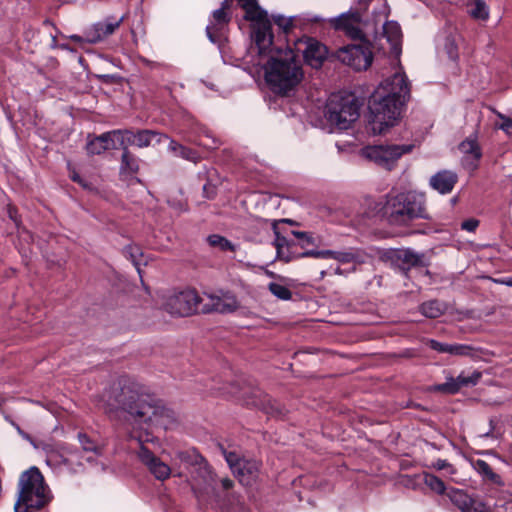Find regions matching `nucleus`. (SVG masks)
<instances>
[{
  "label": "nucleus",
  "mask_w": 512,
  "mask_h": 512,
  "mask_svg": "<svg viewBox=\"0 0 512 512\" xmlns=\"http://www.w3.org/2000/svg\"><path fill=\"white\" fill-rule=\"evenodd\" d=\"M301 255L312 256L313 258L320 259L331 258L338 261L341 264L353 263L356 265L363 264L366 258V254L362 250L357 248H349L343 251L310 249L308 251L303 252Z\"/></svg>",
  "instance_id": "13"
},
{
  "label": "nucleus",
  "mask_w": 512,
  "mask_h": 512,
  "mask_svg": "<svg viewBox=\"0 0 512 512\" xmlns=\"http://www.w3.org/2000/svg\"><path fill=\"white\" fill-rule=\"evenodd\" d=\"M298 45H304L302 53L308 65L313 68L322 66L328 54L327 47L324 44L314 38L306 37L301 39Z\"/></svg>",
  "instance_id": "18"
},
{
  "label": "nucleus",
  "mask_w": 512,
  "mask_h": 512,
  "mask_svg": "<svg viewBox=\"0 0 512 512\" xmlns=\"http://www.w3.org/2000/svg\"><path fill=\"white\" fill-rule=\"evenodd\" d=\"M125 253L129 255V258L131 259L133 265L136 267L139 276L142 277L140 269L141 261L139 259L140 257H142V253L140 249L136 246L130 245L125 248Z\"/></svg>",
  "instance_id": "42"
},
{
  "label": "nucleus",
  "mask_w": 512,
  "mask_h": 512,
  "mask_svg": "<svg viewBox=\"0 0 512 512\" xmlns=\"http://www.w3.org/2000/svg\"><path fill=\"white\" fill-rule=\"evenodd\" d=\"M206 302L202 304L200 310L201 313H232L239 307V303L236 297L232 294L226 293L222 296L214 294H205Z\"/></svg>",
  "instance_id": "15"
},
{
  "label": "nucleus",
  "mask_w": 512,
  "mask_h": 512,
  "mask_svg": "<svg viewBox=\"0 0 512 512\" xmlns=\"http://www.w3.org/2000/svg\"><path fill=\"white\" fill-rule=\"evenodd\" d=\"M176 457L184 464L191 467L197 466L204 457L200 455L195 449H189L185 451H179L176 453Z\"/></svg>",
  "instance_id": "36"
},
{
  "label": "nucleus",
  "mask_w": 512,
  "mask_h": 512,
  "mask_svg": "<svg viewBox=\"0 0 512 512\" xmlns=\"http://www.w3.org/2000/svg\"><path fill=\"white\" fill-rule=\"evenodd\" d=\"M444 49L449 59L455 61L458 58V47L455 40L452 37L445 39Z\"/></svg>",
  "instance_id": "45"
},
{
  "label": "nucleus",
  "mask_w": 512,
  "mask_h": 512,
  "mask_svg": "<svg viewBox=\"0 0 512 512\" xmlns=\"http://www.w3.org/2000/svg\"><path fill=\"white\" fill-rule=\"evenodd\" d=\"M162 138H167L165 135H162L156 131L153 130H138L136 132V141L135 146L139 148H145L152 144L153 140H155L157 143H160Z\"/></svg>",
  "instance_id": "32"
},
{
  "label": "nucleus",
  "mask_w": 512,
  "mask_h": 512,
  "mask_svg": "<svg viewBox=\"0 0 512 512\" xmlns=\"http://www.w3.org/2000/svg\"><path fill=\"white\" fill-rule=\"evenodd\" d=\"M459 150L463 154L462 163L465 167L475 170L482 157L481 147L476 135H471L459 144Z\"/></svg>",
  "instance_id": "23"
},
{
  "label": "nucleus",
  "mask_w": 512,
  "mask_h": 512,
  "mask_svg": "<svg viewBox=\"0 0 512 512\" xmlns=\"http://www.w3.org/2000/svg\"><path fill=\"white\" fill-rule=\"evenodd\" d=\"M207 242L211 247L218 248L221 251H235V245L227 238L218 234L209 235Z\"/></svg>",
  "instance_id": "37"
},
{
  "label": "nucleus",
  "mask_w": 512,
  "mask_h": 512,
  "mask_svg": "<svg viewBox=\"0 0 512 512\" xmlns=\"http://www.w3.org/2000/svg\"><path fill=\"white\" fill-rule=\"evenodd\" d=\"M336 30L343 31L353 40H363L362 20L359 11L348 12L337 17L334 22Z\"/></svg>",
  "instance_id": "17"
},
{
  "label": "nucleus",
  "mask_w": 512,
  "mask_h": 512,
  "mask_svg": "<svg viewBox=\"0 0 512 512\" xmlns=\"http://www.w3.org/2000/svg\"><path fill=\"white\" fill-rule=\"evenodd\" d=\"M482 373L473 371L470 375L459 374L456 378L449 377L445 383L435 386V390L447 394H455L462 387L475 386L481 379Z\"/></svg>",
  "instance_id": "22"
},
{
  "label": "nucleus",
  "mask_w": 512,
  "mask_h": 512,
  "mask_svg": "<svg viewBox=\"0 0 512 512\" xmlns=\"http://www.w3.org/2000/svg\"><path fill=\"white\" fill-rule=\"evenodd\" d=\"M474 469L482 476L485 481L493 484L502 485L501 477L493 471L491 466L484 460H477L474 463Z\"/></svg>",
  "instance_id": "33"
},
{
  "label": "nucleus",
  "mask_w": 512,
  "mask_h": 512,
  "mask_svg": "<svg viewBox=\"0 0 512 512\" xmlns=\"http://www.w3.org/2000/svg\"><path fill=\"white\" fill-rule=\"evenodd\" d=\"M358 5H359V9L357 11H365L367 8H368V5L369 3L371 2V0H356Z\"/></svg>",
  "instance_id": "52"
},
{
  "label": "nucleus",
  "mask_w": 512,
  "mask_h": 512,
  "mask_svg": "<svg viewBox=\"0 0 512 512\" xmlns=\"http://www.w3.org/2000/svg\"><path fill=\"white\" fill-rule=\"evenodd\" d=\"M493 424H494V421H493V419H491V420H490L491 430H493V428H494Z\"/></svg>",
  "instance_id": "60"
},
{
  "label": "nucleus",
  "mask_w": 512,
  "mask_h": 512,
  "mask_svg": "<svg viewBox=\"0 0 512 512\" xmlns=\"http://www.w3.org/2000/svg\"><path fill=\"white\" fill-rule=\"evenodd\" d=\"M336 30L343 31L353 40H363L362 20L359 11L348 12L337 17L334 22Z\"/></svg>",
  "instance_id": "16"
},
{
  "label": "nucleus",
  "mask_w": 512,
  "mask_h": 512,
  "mask_svg": "<svg viewBox=\"0 0 512 512\" xmlns=\"http://www.w3.org/2000/svg\"><path fill=\"white\" fill-rule=\"evenodd\" d=\"M479 226V220L475 218H470L461 223V228L468 232H474Z\"/></svg>",
  "instance_id": "47"
},
{
  "label": "nucleus",
  "mask_w": 512,
  "mask_h": 512,
  "mask_svg": "<svg viewBox=\"0 0 512 512\" xmlns=\"http://www.w3.org/2000/svg\"><path fill=\"white\" fill-rule=\"evenodd\" d=\"M108 401L106 412L119 410L124 425L130 431V437L141 443L137 452L139 460L157 480H167L171 475V468L143 445L142 432H146L147 441V432L151 427L166 428L175 421L174 412L155 395L149 393L143 385L127 377L118 380L110 392Z\"/></svg>",
  "instance_id": "1"
},
{
  "label": "nucleus",
  "mask_w": 512,
  "mask_h": 512,
  "mask_svg": "<svg viewBox=\"0 0 512 512\" xmlns=\"http://www.w3.org/2000/svg\"><path fill=\"white\" fill-rule=\"evenodd\" d=\"M335 273L341 275L342 274L341 268H339V267L336 268Z\"/></svg>",
  "instance_id": "59"
},
{
  "label": "nucleus",
  "mask_w": 512,
  "mask_h": 512,
  "mask_svg": "<svg viewBox=\"0 0 512 512\" xmlns=\"http://www.w3.org/2000/svg\"><path fill=\"white\" fill-rule=\"evenodd\" d=\"M427 345L434 351L451 355H469L472 350L468 345L442 343L434 339L427 340Z\"/></svg>",
  "instance_id": "29"
},
{
  "label": "nucleus",
  "mask_w": 512,
  "mask_h": 512,
  "mask_svg": "<svg viewBox=\"0 0 512 512\" xmlns=\"http://www.w3.org/2000/svg\"><path fill=\"white\" fill-rule=\"evenodd\" d=\"M51 499L50 489L37 467L33 466L20 475L15 512H35L45 507Z\"/></svg>",
  "instance_id": "5"
},
{
  "label": "nucleus",
  "mask_w": 512,
  "mask_h": 512,
  "mask_svg": "<svg viewBox=\"0 0 512 512\" xmlns=\"http://www.w3.org/2000/svg\"><path fill=\"white\" fill-rule=\"evenodd\" d=\"M386 39L388 47L381 44L384 52L389 51L396 56L401 51L402 31L400 25L396 21H385L382 24V32L379 40Z\"/></svg>",
  "instance_id": "21"
},
{
  "label": "nucleus",
  "mask_w": 512,
  "mask_h": 512,
  "mask_svg": "<svg viewBox=\"0 0 512 512\" xmlns=\"http://www.w3.org/2000/svg\"><path fill=\"white\" fill-rule=\"evenodd\" d=\"M17 430H18V432H19V433H20L24 438H26V439H28V438H29V436H28L27 434H25V433H24V432H23L19 427H17Z\"/></svg>",
  "instance_id": "58"
},
{
  "label": "nucleus",
  "mask_w": 512,
  "mask_h": 512,
  "mask_svg": "<svg viewBox=\"0 0 512 512\" xmlns=\"http://www.w3.org/2000/svg\"><path fill=\"white\" fill-rule=\"evenodd\" d=\"M120 169L129 174H135L139 170L138 158L133 155L129 149L122 151Z\"/></svg>",
  "instance_id": "35"
},
{
  "label": "nucleus",
  "mask_w": 512,
  "mask_h": 512,
  "mask_svg": "<svg viewBox=\"0 0 512 512\" xmlns=\"http://www.w3.org/2000/svg\"><path fill=\"white\" fill-rule=\"evenodd\" d=\"M223 455L233 473L236 472L244 458H241L236 452L223 450Z\"/></svg>",
  "instance_id": "44"
},
{
  "label": "nucleus",
  "mask_w": 512,
  "mask_h": 512,
  "mask_svg": "<svg viewBox=\"0 0 512 512\" xmlns=\"http://www.w3.org/2000/svg\"><path fill=\"white\" fill-rule=\"evenodd\" d=\"M214 483L215 475L210 465L203 459L197 466L193 467L192 489L196 494H201L213 488Z\"/></svg>",
  "instance_id": "20"
},
{
  "label": "nucleus",
  "mask_w": 512,
  "mask_h": 512,
  "mask_svg": "<svg viewBox=\"0 0 512 512\" xmlns=\"http://www.w3.org/2000/svg\"><path fill=\"white\" fill-rule=\"evenodd\" d=\"M383 217L392 226H408L416 219L429 220L425 197L415 191L389 194L382 207Z\"/></svg>",
  "instance_id": "4"
},
{
  "label": "nucleus",
  "mask_w": 512,
  "mask_h": 512,
  "mask_svg": "<svg viewBox=\"0 0 512 512\" xmlns=\"http://www.w3.org/2000/svg\"><path fill=\"white\" fill-rule=\"evenodd\" d=\"M447 310V305L439 300H429L419 306L421 314L427 318H438Z\"/></svg>",
  "instance_id": "31"
},
{
  "label": "nucleus",
  "mask_w": 512,
  "mask_h": 512,
  "mask_svg": "<svg viewBox=\"0 0 512 512\" xmlns=\"http://www.w3.org/2000/svg\"><path fill=\"white\" fill-rule=\"evenodd\" d=\"M436 470H443V469H450V473H454L455 472V469L453 468V466L447 462L446 460L444 459H437L433 465H432Z\"/></svg>",
  "instance_id": "49"
},
{
  "label": "nucleus",
  "mask_w": 512,
  "mask_h": 512,
  "mask_svg": "<svg viewBox=\"0 0 512 512\" xmlns=\"http://www.w3.org/2000/svg\"><path fill=\"white\" fill-rule=\"evenodd\" d=\"M409 98L410 83L404 72H395L393 76L382 81L369 100L373 133L382 134L393 126Z\"/></svg>",
  "instance_id": "2"
},
{
  "label": "nucleus",
  "mask_w": 512,
  "mask_h": 512,
  "mask_svg": "<svg viewBox=\"0 0 512 512\" xmlns=\"http://www.w3.org/2000/svg\"><path fill=\"white\" fill-rule=\"evenodd\" d=\"M72 180H73V181H75V182L80 183L81 185H84V184H83V182H82V180L80 179V176H79V175H76V174H75V175H73V176H72Z\"/></svg>",
  "instance_id": "57"
},
{
  "label": "nucleus",
  "mask_w": 512,
  "mask_h": 512,
  "mask_svg": "<svg viewBox=\"0 0 512 512\" xmlns=\"http://www.w3.org/2000/svg\"><path fill=\"white\" fill-rule=\"evenodd\" d=\"M268 289L275 297L280 300H290L292 298V292L288 287L282 284L271 282L268 285Z\"/></svg>",
  "instance_id": "40"
},
{
  "label": "nucleus",
  "mask_w": 512,
  "mask_h": 512,
  "mask_svg": "<svg viewBox=\"0 0 512 512\" xmlns=\"http://www.w3.org/2000/svg\"><path fill=\"white\" fill-rule=\"evenodd\" d=\"M336 57L340 62L356 71L366 70L373 60L372 51L367 41L339 48Z\"/></svg>",
  "instance_id": "11"
},
{
  "label": "nucleus",
  "mask_w": 512,
  "mask_h": 512,
  "mask_svg": "<svg viewBox=\"0 0 512 512\" xmlns=\"http://www.w3.org/2000/svg\"><path fill=\"white\" fill-rule=\"evenodd\" d=\"M169 151L174 153L176 156H180L187 160L195 161L197 159L196 152L190 148H187L174 140H170L168 145Z\"/></svg>",
  "instance_id": "38"
},
{
  "label": "nucleus",
  "mask_w": 512,
  "mask_h": 512,
  "mask_svg": "<svg viewBox=\"0 0 512 512\" xmlns=\"http://www.w3.org/2000/svg\"><path fill=\"white\" fill-rule=\"evenodd\" d=\"M447 496L461 512H490L483 501L472 498L464 490L452 488Z\"/></svg>",
  "instance_id": "19"
},
{
  "label": "nucleus",
  "mask_w": 512,
  "mask_h": 512,
  "mask_svg": "<svg viewBox=\"0 0 512 512\" xmlns=\"http://www.w3.org/2000/svg\"><path fill=\"white\" fill-rule=\"evenodd\" d=\"M414 144L373 145L362 148L361 155L387 170H391L404 154L411 153Z\"/></svg>",
  "instance_id": "9"
},
{
  "label": "nucleus",
  "mask_w": 512,
  "mask_h": 512,
  "mask_svg": "<svg viewBox=\"0 0 512 512\" xmlns=\"http://www.w3.org/2000/svg\"><path fill=\"white\" fill-rule=\"evenodd\" d=\"M458 182V175L452 170H440L429 179V186L439 194L446 195L452 192Z\"/></svg>",
  "instance_id": "24"
},
{
  "label": "nucleus",
  "mask_w": 512,
  "mask_h": 512,
  "mask_svg": "<svg viewBox=\"0 0 512 512\" xmlns=\"http://www.w3.org/2000/svg\"><path fill=\"white\" fill-rule=\"evenodd\" d=\"M499 118L502 120L501 124L499 125V128L503 130L507 135H512V119L509 117H506L502 114H499Z\"/></svg>",
  "instance_id": "46"
},
{
  "label": "nucleus",
  "mask_w": 512,
  "mask_h": 512,
  "mask_svg": "<svg viewBox=\"0 0 512 512\" xmlns=\"http://www.w3.org/2000/svg\"><path fill=\"white\" fill-rule=\"evenodd\" d=\"M222 487L225 490H229L233 487V481L229 478H224L221 480Z\"/></svg>",
  "instance_id": "53"
},
{
  "label": "nucleus",
  "mask_w": 512,
  "mask_h": 512,
  "mask_svg": "<svg viewBox=\"0 0 512 512\" xmlns=\"http://www.w3.org/2000/svg\"><path fill=\"white\" fill-rule=\"evenodd\" d=\"M245 11L244 19L251 23V37L260 55L272 53L274 35L272 24L266 10L262 9L257 0H237Z\"/></svg>",
  "instance_id": "6"
},
{
  "label": "nucleus",
  "mask_w": 512,
  "mask_h": 512,
  "mask_svg": "<svg viewBox=\"0 0 512 512\" xmlns=\"http://www.w3.org/2000/svg\"><path fill=\"white\" fill-rule=\"evenodd\" d=\"M116 144L121 147L122 151L128 149L129 146L135 145L136 133L128 129L113 130Z\"/></svg>",
  "instance_id": "34"
},
{
  "label": "nucleus",
  "mask_w": 512,
  "mask_h": 512,
  "mask_svg": "<svg viewBox=\"0 0 512 512\" xmlns=\"http://www.w3.org/2000/svg\"><path fill=\"white\" fill-rule=\"evenodd\" d=\"M203 191H204V193L206 194V196L208 198H212L213 195H214V191H213L212 187L209 184H205L203 186Z\"/></svg>",
  "instance_id": "54"
},
{
  "label": "nucleus",
  "mask_w": 512,
  "mask_h": 512,
  "mask_svg": "<svg viewBox=\"0 0 512 512\" xmlns=\"http://www.w3.org/2000/svg\"><path fill=\"white\" fill-rule=\"evenodd\" d=\"M124 17L108 16L87 28V43L97 44L112 35L123 23Z\"/></svg>",
  "instance_id": "14"
},
{
  "label": "nucleus",
  "mask_w": 512,
  "mask_h": 512,
  "mask_svg": "<svg viewBox=\"0 0 512 512\" xmlns=\"http://www.w3.org/2000/svg\"><path fill=\"white\" fill-rule=\"evenodd\" d=\"M260 463L256 460L244 459L234 473L245 486H251L258 478Z\"/></svg>",
  "instance_id": "27"
},
{
  "label": "nucleus",
  "mask_w": 512,
  "mask_h": 512,
  "mask_svg": "<svg viewBox=\"0 0 512 512\" xmlns=\"http://www.w3.org/2000/svg\"><path fill=\"white\" fill-rule=\"evenodd\" d=\"M49 460H54L56 462L63 463L66 466H81L82 463L80 461V453L76 448H73L68 445H61L59 447V451H51L49 453Z\"/></svg>",
  "instance_id": "28"
},
{
  "label": "nucleus",
  "mask_w": 512,
  "mask_h": 512,
  "mask_svg": "<svg viewBox=\"0 0 512 512\" xmlns=\"http://www.w3.org/2000/svg\"><path fill=\"white\" fill-rule=\"evenodd\" d=\"M9 217L14 221V223L18 226V220L15 216V213L12 209H9Z\"/></svg>",
  "instance_id": "55"
},
{
  "label": "nucleus",
  "mask_w": 512,
  "mask_h": 512,
  "mask_svg": "<svg viewBox=\"0 0 512 512\" xmlns=\"http://www.w3.org/2000/svg\"><path fill=\"white\" fill-rule=\"evenodd\" d=\"M384 258L394 268L407 275L412 268L425 266V255L417 253L410 248L390 249L384 254Z\"/></svg>",
  "instance_id": "12"
},
{
  "label": "nucleus",
  "mask_w": 512,
  "mask_h": 512,
  "mask_svg": "<svg viewBox=\"0 0 512 512\" xmlns=\"http://www.w3.org/2000/svg\"><path fill=\"white\" fill-rule=\"evenodd\" d=\"M261 396V392L260 391H255L254 394H253V397L255 399H253L252 401L248 402L249 404L251 405H254V406H257V407H261L263 409H266V407L264 406L266 402H269L270 400L269 399H266L267 396L265 395L264 396V399L263 400H258V398H260Z\"/></svg>",
  "instance_id": "48"
},
{
  "label": "nucleus",
  "mask_w": 512,
  "mask_h": 512,
  "mask_svg": "<svg viewBox=\"0 0 512 512\" xmlns=\"http://www.w3.org/2000/svg\"><path fill=\"white\" fill-rule=\"evenodd\" d=\"M494 282L501 285L512 287V277H505L501 279H494Z\"/></svg>",
  "instance_id": "51"
},
{
  "label": "nucleus",
  "mask_w": 512,
  "mask_h": 512,
  "mask_svg": "<svg viewBox=\"0 0 512 512\" xmlns=\"http://www.w3.org/2000/svg\"><path fill=\"white\" fill-rule=\"evenodd\" d=\"M265 80L270 89L281 95L293 90L302 80L300 61L290 48L278 50L264 65Z\"/></svg>",
  "instance_id": "3"
},
{
  "label": "nucleus",
  "mask_w": 512,
  "mask_h": 512,
  "mask_svg": "<svg viewBox=\"0 0 512 512\" xmlns=\"http://www.w3.org/2000/svg\"><path fill=\"white\" fill-rule=\"evenodd\" d=\"M296 17H285L283 15H274V23L284 32L289 33L295 26Z\"/></svg>",
  "instance_id": "41"
},
{
  "label": "nucleus",
  "mask_w": 512,
  "mask_h": 512,
  "mask_svg": "<svg viewBox=\"0 0 512 512\" xmlns=\"http://www.w3.org/2000/svg\"><path fill=\"white\" fill-rule=\"evenodd\" d=\"M203 301L196 290L186 289L171 295L165 303V309L171 315L187 317L201 312Z\"/></svg>",
  "instance_id": "10"
},
{
  "label": "nucleus",
  "mask_w": 512,
  "mask_h": 512,
  "mask_svg": "<svg viewBox=\"0 0 512 512\" xmlns=\"http://www.w3.org/2000/svg\"><path fill=\"white\" fill-rule=\"evenodd\" d=\"M424 483L439 495H443L446 491L445 483L439 477L433 474L426 473L424 475Z\"/></svg>",
  "instance_id": "39"
},
{
  "label": "nucleus",
  "mask_w": 512,
  "mask_h": 512,
  "mask_svg": "<svg viewBox=\"0 0 512 512\" xmlns=\"http://www.w3.org/2000/svg\"><path fill=\"white\" fill-rule=\"evenodd\" d=\"M117 144L113 131L105 132L97 137H94L86 145L87 153L90 155H99L106 150L116 149Z\"/></svg>",
  "instance_id": "26"
},
{
  "label": "nucleus",
  "mask_w": 512,
  "mask_h": 512,
  "mask_svg": "<svg viewBox=\"0 0 512 512\" xmlns=\"http://www.w3.org/2000/svg\"><path fill=\"white\" fill-rule=\"evenodd\" d=\"M229 2H230V0H224L221 3V7L219 9H224V11H226L229 8Z\"/></svg>",
  "instance_id": "56"
},
{
  "label": "nucleus",
  "mask_w": 512,
  "mask_h": 512,
  "mask_svg": "<svg viewBox=\"0 0 512 512\" xmlns=\"http://www.w3.org/2000/svg\"><path fill=\"white\" fill-rule=\"evenodd\" d=\"M69 38L73 42L78 43V44L87 43V29L84 31L82 36L74 34V35H70Z\"/></svg>",
  "instance_id": "50"
},
{
  "label": "nucleus",
  "mask_w": 512,
  "mask_h": 512,
  "mask_svg": "<svg viewBox=\"0 0 512 512\" xmlns=\"http://www.w3.org/2000/svg\"><path fill=\"white\" fill-rule=\"evenodd\" d=\"M273 230L275 234L274 246L277 250V257L285 262L304 257L301 254L309 250L307 247L315 246V239L310 233L291 231L290 233L295 237V239H291L282 235L277 229L276 224H274Z\"/></svg>",
  "instance_id": "8"
},
{
  "label": "nucleus",
  "mask_w": 512,
  "mask_h": 512,
  "mask_svg": "<svg viewBox=\"0 0 512 512\" xmlns=\"http://www.w3.org/2000/svg\"><path fill=\"white\" fill-rule=\"evenodd\" d=\"M360 102L351 93L332 94L326 105L325 116L339 130H347L359 118Z\"/></svg>",
  "instance_id": "7"
},
{
  "label": "nucleus",
  "mask_w": 512,
  "mask_h": 512,
  "mask_svg": "<svg viewBox=\"0 0 512 512\" xmlns=\"http://www.w3.org/2000/svg\"><path fill=\"white\" fill-rule=\"evenodd\" d=\"M468 15L478 21H486L490 16L489 6L484 0H470L466 5Z\"/></svg>",
  "instance_id": "30"
},
{
  "label": "nucleus",
  "mask_w": 512,
  "mask_h": 512,
  "mask_svg": "<svg viewBox=\"0 0 512 512\" xmlns=\"http://www.w3.org/2000/svg\"><path fill=\"white\" fill-rule=\"evenodd\" d=\"M231 17L224 9H216L212 13L209 24L206 27V34L212 43L218 41V34L229 23Z\"/></svg>",
  "instance_id": "25"
},
{
  "label": "nucleus",
  "mask_w": 512,
  "mask_h": 512,
  "mask_svg": "<svg viewBox=\"0 0 512 512\" xmlns=\"http://www.w3.org/2000/svg\"><path fill=\"white\" fill-rule=\"evenodd\" d=\"M78 440L84 451L99 453V447L87 434L82 432L78 433Z\"/></svg>",
  "instance_id": "43"
}]
</instances>
